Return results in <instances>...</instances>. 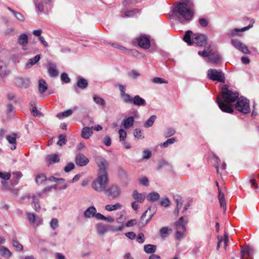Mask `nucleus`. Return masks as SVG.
I'll return each mask as SVG.
<instances>
[{
	"mask_svg": "<svg viewBox=\"0 0 259 259\" xmlns=\"http://www.w3.org/2000/svg\"><path fill=\"white\" fill-rule=\"evenodd\" d=\"M239 97V93L230 89L228 85L223 86L221 91V97L217 98V103L220 109L226 113H232L234 112L233 103Z\"/></svg>",
	"mask_w": 259,
	"mask_h": 259,
	"instance_id": "obj_1",
	"label": "nucleus"
},
{
	"mask_svg": "<svg viewBox=\"0 0 259 259\" xmlns=\"http://www.w3.org/2000/svg\"><path fill=\"white\" fill-rule=\"evenodd\" d=\"M177 19L183 24L189 22L194 14V5L192 2L185 1L177 4L173 9Z\"/></svg>",
	"mask_w": 259,
	"mask_h": 259,
	"instance_id": "obj_2",
	"label": "nucleus"
},
{
	"mask_svg": "<svg viewBox=\"0 0 259 259\" xmlns=\"http://www.w3.org/2000/svg\"><path fill=\"white\" fill-rule=\"evenodd\" d=\"M108 183V175L98 174L97 178L92 183V187L97 192H104Z\"/></svg>",
	"mask_w": 259,
	"mask_h": 259,
	"instance_id": "obj_3",
	"label": "nucleus"
},
{
	"mask_svg": "<svg viewBox=\"0 0 259 259\" xmlns=\"http://www.w3.org/2000/svg\"><path fill=\"white\" fill-rule=\"evenodd\" d=\"M237 99L235 104L236 109L243 114L249 113L250 109L249 100L243 97H238Z\"/></svg>",
	"mask_w": 259,
	"mask_h": 259,
	"instance_id": "obj_4",
	"label": "nucleus"
},
{
	"mask_svg": "<svg viewBox=\"0 0 259 259\" xmlns=\"http://www.w3.org/2000/svg\"><path fill=\"white\" fill-rule=\"evenodd\" d=\"M207 76L208 78L213 81H218L220 82H225V81L224 73L220 70L208 69Z\"/></svg>",
	"mask_w": 259,
	"mask_h": 259,
	"instance_id": "obj_5",
	"label": "nucleus"
},
{
	"mask_svg": "<svg viewBox=\"0 0 259 259\" xmlns=\"http://www.w3.org/2000/svg\"><path fill=\"white\" fill-rule=\"evenodd\" d=\"M104 193L109 198L114 199L120 196L121 190L116 185L112 184L108 188L106 187Z\"/></svg>",
	"mask_w": 259,
	"mask_h": 259,
	"instance_id": "obj_6",
	"label": "nucleus"
},
{
	"mask_svg": "<svg viewBox=\"0 0 259 259\" xmlns=\"http://www.w3.org/2000/svg\"><path fill=\"white\" fill-rule=\"evenodd\" d=\"M95 161L99 167L98 174L108 175L107 169L109 164L107 161L101 156H96Z\"/></svg>",
	"mask_w": 259,
	"mask_h": 259,
	"instance_id": "obj_7",
	"label": "nucleus"
},
{
	"mask_svg": "<svg viewBox=\"0 0 259 259\" xmlns=\"http://www.w3.org/2000/svg\"><path fill=\"white\" fill-rule=\"evenodd\" d=\"M26 215L30 225L34 227H37L43 223V219L41 217L36 216L33 213H27Z\"/></svg>",
	"mask_w": 259,
	"mask_h": 259,
	"instance_id": "obj_8",
	"label": "nucleus"
},
{
	"mask_svg": "<svg viewBox=\"0 0 259 259\" xmlns=\"http://www.w3.org/2000/svg\"><path fill=\"white\" fill-rule=\"evenodd\" d=\"M207 37L205 34L195 33L192 35V41L199 46H205Z\"/></svg>",
	"mask_w": 259,
	"mask_h": 259,
	"instance_id": "obj_9",
	"label": "nucleus"
},
{
	"mask_svg": "<svg viewBox=\"0 0 259 259\" xmlns=\"http://www.w3.org/2000/svg\"><path fill=\"white\" fill-rule=\"evenodd\" d=\"M139 46L144 49H149L150 47V38L146 35H141L137 38Z\"/></svg>",
	"mask_w": 259,
	"mask_h": 259,
	"instance_id": "obj_10",
	"label": "nucleus"
},
{
	"mask_svg": "<svg viewBox=\"0 0 259 259\" xmlns=\"http://www.w3.org/2000/svg\"><path fill=\"white\" fill-rule=\"evenodd\" d=\"M252 26V25L249 24L248 26L241 28H235L234 29L229 30L227 32V35L229 37H235L237 36H240L241 33L246 30H248Z\"/></svg>",
	"mask_w": 259,
	"mask_h": 259,
	"instance_id": "obj_11",
	"label": "nucleus"
},
{
	"mask_svg": "<svg viewBox=\"0 0 259 259\" xmlns=\"http://www.w3.org/2000/svg\"><path fill=\"white\" fill-rule=\"evenodd\" d=\"M89 160L83 154H77L75 158V162L77 165L83 166L86 165Z\"/></svg>",
	"mask_w": 259,
	"mask_h": 259,
	"instance_id": "obj_12",
	"label": "nucleus"
},
{
	"mask_svg": "<svg viewBox=\"0 0 259 259\" xmlns=\"http://www.w3.org/2000/svg\"><path fill=\"white\" fill-rule=\"evenodd\" d=\"M148 209L146 210L141 217L140 220L138 224V226L140 228L145 227L150 221L153 215V214H150L149 218L146 221H144L146 214L148 212Z\"/></svg>",
	"mask_w": 259,
	"mask_h": 259,
	"instance_id": "obj_13",
	"label": "nucleus"
},
{
	"mask_svg": "<svg viewBox=\"0 0 259 259\" xmlns=\"http://www.w3.org/2000/svg\"><path fill=\"white\" fill-rule=\"evenodd\" d=\"M217 238L218 241L217 246V249L218 250H219V248L222 243L224 244V248L226 249L227 244L229 241L228 235L227 234H225L224 236H218Z\"/></svg>",
	"mask_w": 259,
	"mask_h": 259,
	"instance_id": "obj_14",
	"label": "nucleus"
},
{
	"mask_svg": "<svg viewBox=\"0 0 259 259\" xmlns=\"http://www.w3.org/2000/svg\"><path fill=\"white\" fill-rule=\"evenodd\" d=\"M15 83L19 87L26 89L29 87L30 81L28 79L18 77L15 80Z\"/></svg>",
	"mask_w": 259,
	"mask_h": 259,
	"instance_id": "obj_15",
	"label": "nucleus"
},
{
	"mask_svg": "<svg viewBox=\"0 0 259 259\" xmlns=\"http://www.w3.org/2000/svg\"><path fill=\"white\" fill-rule=\"evenodd\" d=\"M216 185L218 187V190H219L218 199L219 200L220 206L221 207H222L224 209V212H225V211L226 210V202H225L224 194L223 193H222L221 190L220 189V187L219 186V183L218 182H216Z\"/></svg>",
	"mask_w": 259,
	"mask_h": 259,
	"instance_id": "obj_16",
	"label": "nucleus"
},
{
	"mask_svg": "<svg viewBox=\"0 0 259 259\" xmlns=\"http://www.w3.org/2000/svg\"><path fill=\"white\" fill-rule=\"evenodd\" d=\"M188 221L187 217H182L175 223L176 228L182 229L183 230H186L185 225Z\"/></svg>",
	"mask_w": 259,
	"mask_h": 259,
	"instance_id": "obj_17",
	"label": "nucleus"
},
{
	"mask_svg": "<svg viewBox=\"0 0 259 259\" xmlns=\"http://www.w3.org/2000/svg\"><path fill=\"white\" fill-rule=\"evenodd\" d=\"M132 103L137 106H145L146 105L145 100L139 95H136L133 97Z\"/></svg>",
	"mask_w": 259,
	"mask_h": 259,
	"instance_id": "obj_18",
	"label": "nucleus"
},
{
	"mask_svg": "<svg viewBox=\"0 0 259 259\" xmlns=\"http://www.w3.org/2000/svg\"><path fill=\"white\" fill-rule=\"evenodd\" d=\"M41 193H38L36 195H33L32 196V204L34 209L39 212L40 209V206L39 204V197L41 196Z\"/></svg>",
	"mask_w": 259,
	"mask_h": 259,
	"instance_id": "obj_19",
	"label": "nucleus"
},
{
	"mask_svg": "<svg viewBox=\"0 0 259 259\" xmlns=\"http://www.w3.org/2000/svg\"><path fill=\"white\" fill-rule=\"evenodd\" d=\"M96 211L97 210L94 206H90L84 211L83 214L84 217L86 219H90L91 218L94 217Z\"/></svg>",
	"mask_w": 259,
	"mask_h": 259,
	"instance_id": "obj_20",
	"label": "nucleus"
},
{
	"mask_svg": "<svg viewBox=\"0 0 259 259\" xmlns=\"http://www.w3.org/2000/svg\"><path fill=\"white\" fill-rule=\"evenodd\" d=\"M50 0H36L34 1L36 8L38 11L43 12L45 9V5L47 4Z\"/></svg>",
	"mask_w": 259,
	"mask_h": 259,
	"instance_id": "obj_21",
	"label": "nucleus"
},
{
	"mask_svg": "<svg viewBox=\"0 0 259 259\" xmlns=\"http://www.w3.org/2000/svg\"><path fill=\"white\" fill-rule=\"evenodd\" d=\"M93 126L92 127L88 126L83 127L81 131V137L84 139H88L93 135Z\"/></svg>",
	"mask_w": 259,
	"mask_h": 259,
	"instance_id": "obj_22",
	"label": "nucleus"
},
{
	"mask_svg": "<svg viewBox=\"0 0 259 259\" xmlns=\"http://www.w3.org/2000/svg\"><path fill=\"white\" fill-rule=\"evenodd\" d=\"M132 196L134 199L136 200V202L142 203L146 197L144 194L139 193L137 190H135L134 191Z\"/></svg>",
	"mask_w": 259,
	"mask_h": 259,
	"instance_id": "obj_23",
	"label": "nucleus"
},
{
	"mask_svg": "<svg viewBox=\"0 0 259 259\" xmlns=\"http://www.w3.org/2000/svg\"><path fill=\"white\" fill-rule=\"evenodd\" d=\"M46 161L49 164H52L59 162V157L57 154H50L48 155L46 158Z\"/></svg>",
	"mask_w": 259,
	"mask_h": 259,
	"instance_id": "obj_24",
	"label": "nucleus"
},
{
	"mask_svg": "<svg viewBox=\"0 0 259 259\" xmlns=\"http://www.w3.org/2000/svg\"><path fill=\"white\" fill-rule=\"evenodd\" d=\"M134 119L132 116H129L126 119H124L122 122L123 126L125 129L130 128L134 124Z\"/></svg>",
	"mask_w": 259,
	"mask_h": 259,
	"instance_id": "obj_25",
	"label": "nucleus"
},
{
	"mask_svg": "<svg viewBox=\"0 0 259 259\" xmlns=\"http://www.w3.org/2000/svg\"><path fill=\"white\" fill-rule=\"evenodd\" d=\"M93 99L94 102L98 105L100 106L101 107L105 106V101L103 98L98 96L97 95H94L93 97Z\"/></svg>",
	"mask_w": 259,
	"mask_h": 259,
	"instance_id": "obj_26",
	"label": "nucleus"
},
{
	"mask_svg": "<svg viewBox=\"0 0 259 259\" xmlns=\"http://www.w3.org/2000/svg\"><path fill=\"white\" fill-rule=\"evenodd\" d=\"M40 58V55H37L34 57L29 59L26 64L25 68L27 69L30 68L31 66L35 64L39 60Z\"/></svg>",
	"mask_w": 259,
	"mask_h": 259,
	"instance_id": "obj_27",
	"label": "nucleus"
},
{
	"mask_svg": "<svg viewBox=\"0 0 259 259\" xmlns=\"http://www.w3.org/2000/svg\"><path fill=\"white\" fill-rule=\"evenodd\" d=\"M122 205L119 203H116L114 205L107 204L105 205V209L107 211H111L117 209H120L122 208Z\"/></svg>",
	"mask_w": 259,
	"mask_h": 259,
	"instance_id": "obj_28",
	"label": "nucleus"
},
{
	"mask_svg": "<svg viewBox=\"0 0 259 259\" xmlns=\"http://www.w3.org/2000/svg\"><path fill=\"white\" fill-rule=\"evenodd\" d=\"M48 89V85L44 79H40L38 81V90L41 94L44 93Z\"/></svg>",
	"mask_w": 259,
	"mask_h": 259,
	"instance_id": "obj_29",
	"label": "nucleus"
},
{
	"mask_svg": "<svg viewBox=\"0 0 259 259\" xmlns=\"http://www.w3.org/2000/svg\"><path fill=\"white\" fill-rule=\"evenodd\" d=\"M160 198L159 194L156 192L150 193L148 195L147 199L149 201L154 202L157 201Z\"/></svg>",
	"mask_w": 259,
	"mask_h": 259,
	"instance_id": "obj_30",
	"label": "nucleus"
},
{
	"mask_svg": "<svg viewBox=\"0 0 259 259\" xmlns=\"http://www.w3.org/2000/svg\"><path fill=\"white\" fill-rule=\"evenodd\" d=\"M18 43L20 45L24 46L28 43V36L25 34H21L18 37ZM23 49L25 50L26 49L23 47Z\"/></svg>",
	"mask_w": 259,
	"mask_h": 259,
	"instance_id": "obj_31",
	"label": "nucleus"
},
{
	"mask_svg": "<svg viewBox=\"0 0 259 259\" xmlns=\"http://www.w3.org/2000/svg\"><path fill=\"white\" fill-rule=\"evenodd\" d=\"M241 254L243 258L245 256H248L249 258H251L252 256V250L249 247H245L241 249Z\"/></svg>",
	"mask_w": 259,
	"mask_h": 259,
	"instance_id": "obj_32",
	"label": "nucleus"
},
{
	"mask_svg": "<svg viewBox=\"0 0 259 259\" xmlns=\"http://www.w3.org/2000/svg\"><path fill=\"white\" fill-rule=\"evenodd\" d=\"M174 200L176 202V204H177V208L175 210V212L178 214L180 209L182 207V199L180 196L177 195V196H174Z\"/></svg>",
	"mask_w": 259,
	"mask_h": 259,
	"instance_id": "obj_33",
	"label": "nucleus"
},
{
	"mask_svg": "<svg viewBox=\"0 0 259 259\" xmlns=\"http://www.w3.org/2000/svg\"><path fill=\"white\" fill-rule=\"evenodd\" d=\"M77 85L79 88L84 89L88 87V82L86 79L79 77L77 82Z\"/></svg>",
	"mask_w": 259,
	"mask_h": 259,
	"instance_id": "obj_34",
	"label": "nucleus"
},
{
	"mask_svg": "<svg viewBox=\"0 0 259 259\" xmlns=\"http://www.w3.org/2000/svg\"><path fill=\"white\" fill-rule=\"evenodd\" d=\"M8 9L9 11H10L13 14L14 16L17 20L22 22L25 20V18L22 14L15 11L14 10H13V9L9 7L8 8Z\"/></svg>",
	"mask_w": 259,
	"mask_h": 259,
	"instance_id": "obj_35",
	"label": "nucleus"
},
{
	"mask_svg": "<svg viewBox=\"0 0 259 259\" xmlns=\"http://www.w3.org/2000/svg\"><path fill=\"white\" fill-rule=\"evenodd\" d=\"M156 246L152 244H147L144 246V251L147 253H153L156 251Z\"/></svg>",
	"mask_w": 259,
	"mask_h": 259,
	"instance_id": "obj_36",
	"label": "nucleus"
},
{
	"mask_svg": "<svg viewBox=\"0 0 259 259\" xmlns=\"http://www.w3.org/2000/svg\"><path fill=\"white\" fill-rule=\"evenodd\" d=\"M192 34H193L192 31H190V30H188L186 32V33L183 37L184 40L189 45H191L192 44V42L191 39V36H192V35H193Z\"/></svg>",
	"mask_w": 259,
	"mask_h": 259,
	"instance_id": "obj_37",
	"label": "nucleus"
},
{
	"mask_svg": "<svg viewBox=\"0 0 259 259\" xmlns=\"http://www.w3.org/2000/svg\"><path fill=\"white\" fill-rule=\"evenodd\" d=\"M49 73L51 77H56L58 75L59 72L58 70L56 68L55 65H52L49 68Z\"/></svg>",
	"mask_w": 259,
	"mask_h": 259,
	"instance_id": "obj_38",
	"label": "nucleus"
},
{
	"mask_svg": "<svg viewBox=\"0 0 259 259\" xmlns=\"http://www.w3.org/2000/svg\"><path fill=\"white\" fill-rule=\"evenodd\" d=\"M171 231V229L167 227H162L159 230V234L162 238L166 237L169 234V231Z\"/></svg>",
	"mask_w": 259,
	"mask_h": 259,
	"instance_id": "obj_39",
	"label": "nucleus"
},
{
	"mask_svg": "<svg viewBox=\"0 0 259 259\" xmlns=\"http://www.w3.org/2000/svg\"><path fill=\"white\" fill-rule=\"evenodd\" d=\"M0 254L2 256H6L7 257H10L12 255V253L9 249L4 246H2L0 248Z\"/></svg>",
	"mask_w": 259,
	"mask_h": 259,
	"instance_id": "obj_40",
	"label": "nucleus"
},
{
	"mask_svg": "<svg viewBox=\"0 0 259 259\" xmlns=\"http://www.w3.org/2000/svg\"><path fill=\"white\" fill-rule=\"evenodd\" d=\"M120 97L124 103L132 104L133 97H132L128 94L125 93L120 96Z\"/></svg>",
	"mask_w": 259,
	"mask_h": 259,
	"instance_id": "obj_41",
	"label": "nucleus"
},
{
	"mask_svg": "<svg viewBox=\"0 0 259 259\" xmlns=\"http://www.w3.org/2000/svg\"><path fill=\"white\" fill-rule=\"evenodd\" d=\"M156 118V115H152L144 123V126L145 127H149L152 126Z\"/></svg>",
	"mask_w": 259,
	"mask_h": 259,
	"instance_id": "obj_42",
	"label": "nucleus"
},
{
	"mask_svg": "<svg viewBox=\"0 0 259 259\" xmlns=\"http://www.w3.org/2000/svg\"><path fill=\"white\" fill-rule=\"evenodd\" d=\"M221 59V57L219 55H211L208 58L209 62L214 63H218Z\"/></svg>",
	"mask_w": 259,
	"mask_h": 259,
	"instance_id": "obj_43",
	"label": "nucleus"
},
{
	"mask_svg": "<svg viewBox=\"0 0 259 259\" xmlns=\"http://www.w3.org/2000/svg\"><path fill=\"white\" fill-rule=\"evenodd\" d=\"M73 113V111L71 109L66 110L64 112L59 113L57 114V117L61 118L63 117H68Z\"/></svg>",
	"mask_w": 259,
	"mask_h": 259,
	"instance_id": "obj_44",
	"label": "nucleus"
},
{
	"mask_svg": "<svg viewBox=\"0 0 259 259\" xmlns=\"http://www.w3.org/2000/svg\"><path fill=\"white\" fill-rule=\"evenodd\" d=\"M177 232L176 234V239L181 240L184 237V233L186 230H183L182 229L176 228Z\"/></svg>",
	"mask_w": 259,
	"mask_h": 259,
	"instance_id": "obj_45",
	"label": "nucleus"
},
{
	"mask_svg": "<svg viewBox=\"0 0 259 259\" xmlns=\"http://www.w3.org/2000/svg\"><path fill=\"white\" fill-rule=\"evenodd\" d=\"M6 139L9 143L11 144H16V134H13L12 135H8Z\"/></svg>",
	"mask_w": 259,
	"mask_h": 259,
	"instance_id": "obj_46",
	"label": "nucleus"
},
{
	"mask_svg": "<svg viewBox=\"0 0 259 259\" xmlns=\"http://www.w3.org/2000/svg\"><path fill=\"white\" fill-rule=\"evenodd\" d=\"M47 178L44 174H40L36 176L35 178V182L37 184H41L42 182L46 181Z\"/></svg>",
	"mask_w": 259,
	"mask_h": 259,
	"instance_id": "obj_47",
	"label": "nucleus"
},
{
	"mask_svg": "<svg viewBox=\"0 0 259 259\" xmlns=\"http://www.w3.org/2000/svg\"><path fill=\"white\" fill-rule=\"evenodd\" d=\"M97 232L100 235L103 234L106 231V227L102 224H99L96 226Z\"/></svg>",
	"mask_w": 259,
	"mask_h": 259,
	"instance_id": "obj_48",
	"label": "nucleus"
},
{
	"mask_svg": "<svg viewBox=\"0 0 259 259\" xmlns=\"http://www.w3.org/2000/svg\"><path fill=\"white\" fill-rule=\"evenodd\" d=\"M50 227L53 230H56L59 227L58 220L56 218H53L51 220L50 223Z\"/></svg>",
	"mask_w": 259,
	"mask_h": 259,
	"instance_id": "obj_49",
	"label": "nucleus"
},
{
	"mask_svg": "<svg viewBox=\"0 0 259 259\" xmlns=\"http://www.w3.org/2000/svg\"><path fill=\"white\" fill-rule=\"evenodd\" d=\"M58 141L57 142V145L61 146L66 144L67 141L66 136L64 135H60L58 137Z\"/></svg>",
	"mask_w": 259,
	"mask_h": 259,
	"instance_id": "obj_50",
	"label": "nucleus"
},
{
	"mask_svg": "<svg viewBox=\"0 0 259 259\" xmlns=\"http://www.w3.org/2000/svg\"><path fill=\"white\" fill-rule=\"evenodd\" d=\"M237 50H239L244 54H250L251 53V52L248 50L247 47L243 43Z\"/></svg>",
	"mask_w": 259,
	"mask_h": 259,
	"instance_id": "obj_51",
	"label": "nucleus"
},
{
	"mask_svg": "<svg viewBox=\"0 0 259 259\" xmlns=\"http://www.w3.org/2000/svg\"><path fill=\"white\" fill-rule=\"evenodd\" d=\"M176 133V131L173 128H168L164 132V136L165 137H169L173 136Z\"/></svg>",
	"mask_w": 259,
	"mask_h": 259,
	"instance_id": "obj_52",
	"label": "nucleus"
},
{
	"mask_svg": "<svg viewBox=\"0 0 259 259\" xmlns=\"http://www.w3.org/2000/svg\"><path fill=\"white\" fill-rule=\"evenodd\" d=\"M176 142L175 138H171L167 139L165 142L160 144L161 147H167L169 145L172 144Z\"/></svg>",
	"mask_w": 259,
	"mask_h": 259,
	"instance_id": "obj_53",
	"label": "nucleus"
},
{
	"mask_svg": "<svg viewBox=\"0 0 259 259\" xmlns=\"http://www.w3.org/2000/svg\"><path fill=\"white\" fill-rule=\"evenodd\" d=\"M13 245L18 251H22L23 249V246L15 239L13 240Z\"/></svg>",
	"mask_w": 259,
	"mask_h": 259,
	"instance_id": "obj_54",
	"label": "nucleus"
},
{
	"mask_svg": "<svg viewBox=\"0 0 259 259\" xmlns=\"http://www.w3.org/2000/svg\"><path fill=\"white\" fill-rule=\"evenodd\" d=\"M152 82L155 83L161 84V83H167L168 81L162 78L155 77L153 78Z\"/></svg>",
	"mask_w": 259,
	"mask_h": 259,
	"instance_id": "obj_55",
	"label": "nucleus"
},
{
	"mask_svg": "<svg viewBox=\"0 0 259 259\" xmlns=\"http://www.w3.org/2000/svg\"><path fill=\"white\" fill-rule=\"evenodd\" d=\"M120 141H124L126 138V132L123 129H120L118 131Z\"/></svg>",
	"mask_w": 259,
	"mask_h": 259,
	"instance_id": "obj_56",
	"label": "nucleus"
},
{
	"mask_svg": "<svg viewBox=\"0 0 259 259\" xmlns=\"http://www.w3.org/2000/svg\"><path fill=\"white\" fill-rule=\"evenodd\" d=\"M134 135L136 138H137L138 139H143L144 137V136L143 135L141 130L139 128H136L134 132Z\"/></svg>",
	"mask_w": 259,
	"mask_h": 259,
	"instance_id": "obj_57",
	"label": "nucleus"
},
{
	"mask_svg": "<svg viewBox=\"0 0 259 259\" xmlns=\"http://www.w3.org/2000/svg\"><path fill=\"white\" fill-rule=\"evenodd\" d=\"M140 75V73L135 70H132L128 73V76L133 79H136Z\"/></svg>",
	"mask_w": 259,
	"mask_h": 259,
	"instance_id": "obj_58",
	"label": "nucleus"
},
{
	"mask_svg": "<svg viewBox=\"0 0 259 259\" xmlns=\"http://www.w3.org/2000/svg\"><path fill=\"white\" fill-rule=\"evenodd\" d=\"M160 204L163 206L167 207L170 204V200L167 197H165L160 201Z\"/></svg>",
	"mask_w": 259,
	"mask_h": 259,
	"instance_id": "obj_59",
	"label": "nucleus"
},
{
	"mask_svg": "<svg viewBox=\"0 0 259 259\" xmlns=\"http://www.w3.org/2000/svg\"><path fill=\"white\" fill-rule=\"evenodd\" d=\"M139 182L141 184L145 186H148L149 185V182L146 177H143L139 179Z\"/></svg>",
	"mask_w": 259,
	"mask_h": 259,
	"instance_id": "obj_60",
	"label": "nucleus"
},
{
	"mask_svg": "<svg viewBox=\"0 0 259 259\" xmlns=\"http://www.w3.org/2000/svg\"><path fill=\"white\" fill-rule=\"evenodd\" d=\"M139 13L137 10L127 11L124 13L125 17H130L134 16L136 13Z\"/></svg>",
	"mask_w": 259,
	"mask_h": 259,
	"instance_id": "obj_61",
	"label": "nucleus"
},
{
	"mask_svg": "<svg viewBox=\"0 0 259 259\" xmlns=\"http://www.w3.org/2000/svg\"><path fill=\"white\" fill-rule=\"evenodd\" d=\"M11 178V174L9 172H0V178L4 180H8Z\"/></svg>",
	"mask_w": 259,
	"mask_h": 259,
	"instance_id": "obj_62",
	"label": "nucleus"
},
{
	"mask_svg": "<svg viewBox=\"0 0 259 259\" xmlns=\"http://www.w3.org/2000/svg\"><path fill=\"white\" fill-rule=\"evenodd\" d=\"M231 44L236 49H238L241 45H242V42H241L238 39H232L231 40Z\"/></svg>",
	"mask_w": 259,
	"mask_h": 259,
	"instance_id": "obj_63",
	"label": "nucleus"
},
{
	"mask_svg": "<svg viewBox=\"0 0 259 259\" xmlns=\"http://www.w3.org/2000/svg\"><path fill=\"white\" fill-rule=\"evenodd\" d=\"M61 79L62 81L65 83H69L70 81V79L68 75L66 73H63L61 75Z\"/></svg>",
	"mask_w": 259,
	"mask_h": 259,
	"instance_id": "obj_64",
	"label": "nucleus"
}]
</instances>
